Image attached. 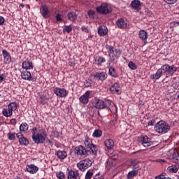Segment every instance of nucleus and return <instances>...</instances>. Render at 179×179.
I'll return each mask as SVG.
<instances>
[{
  "label": "nucleus",
  "mask_w": 179,
  "mask_h": 179,
  "mask_svg": "<svg viewBox=\"0 0 179 179\" xmlns=\"http://www.w3.org/2000/svg\"><path fill=\"white\" fill-rule=\"evenodd\" d=\"M45 138H47V132L43 129L37 130V127L32 129V139L35 143L40 145V143H44L45 142Z\"/></svg>",
  "instance_id": "f257e3e1"
},
{
  "label": "nucleus",
  "mask_w": 179,
  "mask_h": 179,
  "mask_svg": "<svg viewBox=\"0 0 179 179\" xmlns=\"http://www.w3.org/2000/svg\"><path fill=\"white\" fill-rule=\"evenodd\" d=\"M170 124L163 120L158 122L154 127L155 132L160 134L161 135L167 134V132L170 131Z\"/></svg>",
  "instance_id": "f03ea898"
},
{
  "label": "nucleus",
  "mask_w": 179,
  "mask_h": 179,
  "mask_svg": "<svg viewBox=\"0 0 179 179\" xmlns=\"http://www.w3.org/2000/svg\"><path fill=\"white\" fill-rule=\"evenodd\" d=\"M93 106L95 108L103 110V108H106V107H111L114 106V103H113V102L110 100H108L106 103L103 100L95 99L93 102Z\"/></svg>",
  "instance_id": "7ed1b4c3"
},
{
  "label": "nucleus",
  "mask_w": 179,
  "mask_h": 179,
  "mask_svg": "<svg viewBox=\"0 0 179 179\" xmlns=\"http://www.w3.org/2000/svg\"><path fill=\"white\" fill-rule=\"evenodd\" d=\"M85 145L87 148V155H97V146L92 143V141L89 138V137H86L85 141Z\"/></svg>",
  "instance_id": "20e7f679"
},
{
  "label": "nucleus",
  "mask_w": 179,
  "mask_h": 179,
  "mask_svg": "<svg viewBox=\"0 0 179 179\" xmlns=\"http://www.w3.org/2000/svg\"><path fill=\"white\" fill-rule=\"evenodd\" d=\"M17 110V104L15 102H11L8 104V108L3 109L2 114L4 117H12L13 111Z\"/></svg>",
  "instance_id": "39448f33"
},
{
  "label": "nucleus",
  "mask_w": 179,
  "mask_h": 179,
  "mask_svg": "<svg viewBox=\"0 0 179 179\" xmlns=\"http://www.w3.org/2000/svg\"><path fill=\"white\" fill-rule=\"evenodd\" d=\"M96 10L98 13H101V15H108V13H111L113 9L108 3H102L99 6L96 8Z\"/></svg>",
  "instance_id": "423d86ee"
},
{
  "label": "nucleus",
  "mask_w": 179,
  "mask_h": 179,
  "mask_svg": "<svg viewBox=\"0 0 179 179\" xmlns=\"http://www.w3.org/2000/svg\"><path fill=\"white\" fill-rule=\"evenodd\" d=\"M138 141L139 143H141L144 148H149V146H152L153 145V143L150 141V138L145 134H142L138 138Z\"/></svg>",
  "instance_id": "0eeeda50"
},
{
  "label": "nucleus",
  "mask_w": 179,
  "mask_h": 179,
  "mask_svg": "<svg viewBox=\"0 0 179 179\" xmlns=\"http://www.w3.org/2000/svg\"><path fill=\"white\" fill-rule=\"evenodd\" d=\"M106 48L108 50L109 57H112V59L113 61L115 59V57H120L121 54V51L120 50L115 49V48L111 45H106Z\"/></svg>",
  "instance_id": "6e6552de"
},
{
  "label": "nucleus",
  "mask_w": 179,
  "mask_h": 179,
  "mask_svg": "<svg viewBox=\"0 0 179 179\" xmlns=\"http://www.w3.org/2000/svg\"><path fill=\"white\" fill-rule=\"evenodd\" d=\"M90 166H92V161L90 159H85L77 164V166L80 171L87 170Z\"/></svg>",
  "instance_id": "1a4fd4ad"
},
{
  "label": "nucleus",
  "mask_w": 179,
  "mask_h": 179,
  "mask_svg": "<svg viewBox=\"0 0 179 179\" xmlns=\"http://www.w3.org/2000/svg\"><path fill=\"white\" fill-rule=\"evenodd\" d=\"M162 69L164 71V73H168V75L173 76L174 73L177 72L178 68L174 65L170 66L169 64H164L162 66Z\"/></svg>",
  "instance_id": "9d476101"
},
{
  "label": "nucleus",
  "mask_w": 179,
  "mask_h": 179,
  "mask_svg": "<svg viewBox=\"0 0 179 179\" xmlns=\"http://www.w3.org/2000/svg\"><path fill=\"white\" fill-rule=\"evenodd\" d=\"M74 154L77 156H87V151L83 145H78L74 148Z\"/></svg>",
  "instance_id": "9b49d317"
},
{
  "label": "nucleus",
  "mask_w": 179,
  "mask_h": 179,
  "mask_svg": "<svg viewBox=\"0 0 179 179\" xmlns=\"http://www.w3.org/2000/svg\"><path fill=\"white\" fill-rule=\"evenodd\" d=\"M130 166H133V171L136 173L137 174L139 173V171L141 170V166H139V160L131 159L129 160Z\"/></svg>",
  "instance_id": "f8f14e48"
},
{
  "label": "nucleus",
  "mask_w": 179,
  "mask_h": 179,
  "mask_svg": "<svg viewBox=\"0 0 179 179\" xmlns=\"http://www.w3.org/2000/svg\"><path fill=\"white\" fill-rule=\"evenodd\" d=\"M54 93L56 96L61 98L66 97V96H68V93H66V90H65V88L56 87L54 90Z\"/></svg>",
  "instance_id": "ddd939ff"
},
{
  "label": "nucleus",
  "mask_w": 179,
  "mask_h": 179,
  "mask_svg": "<svg viewBox=\"0 0 179 179\" xmlns=\"http://www.w3.org/2000/svg\"><path fill=\"white\" fill-rule=\"evenodd\" d=\"M68 179H80V174L79 173V171H73L70 170L67 174Z\"/></svg>",
  "instance_id": "4468645a"
},
{
  "label": "nucleus",
  "mask_w": 179,
  "mask_h": 179,
  "mask_svg": "<svg viewBox=\"0 0 179 179\" xmlns=\"http://www.w3.org/2000/svg\"><path fill=\"white\" fill-rule=\"evenodd\" d=\"M41 14L45 19H48V17H50V16H51V14L50 13V10H48V7H47V6H42L41 7Z\"/></svg>",
  "instance_id": "2eb2a0df"
},
{
  "label": "nucleus",
  "mask_w": 179,
  "mask_h": 179,
  "mask_svg": "<svg viewBox=\"0 0 179 179\" xmlns=\"http://www.w3.org/2000/svg\"><path fill=\"white\" fill-rule=\"evenodd\" d=\"M107 73L106 72H97L94 76V78L95 79H97V80H101L103 82V80H106L108 78Z\"/></svg>",
  "instance_id": "dca6fc26"
},
{
  "label": "nucleus",
  "mask_w": 179,
  "mask_h": 179,
  "mask_svg": "<svg viewBox=\"0 0 179 179\" xmlns=\"http://www.w3.org/2000/svg\"><path fill=\"white\" fill-rule=\"evenodd\" d=\"M163 73H164V71L163 70V66H162V68L159 69L157 71L156 73L150 76V79H155L156 80H157L158 79H160L162 78Z\"/></svg>",
  "instance_id": "f3484780"
},
{
  "label": "nucleus",
  "mask_w": 179,
  "mask_h": 179,
  "mask_svg": "<svg viewBox=\"0 0 179 179\" xmlns=\"http://www.w3.org/2000/svg\"><path fill=\"white\" fill-rule=\"evenodd\" d=\"M138 36H139V38L142 40V41H143L145 44H146L148 41V37H149L148 32H146V31L143 29H141L138 32Z\"/></svg>",
  "instance_id": "a211bd4d"
},
{
  "label": "nucleus",
  "mask_w": 179,
  "mask_h": 179,
  "mask_svg": "<svg viewBox=\"0 0 179 179\" xmlns=\"http://www.w3.org/2000/svg\"><path fill=\"white\" fill-rule=\"evenodd\" d=\"M89 96H90V91H87L85 94L80 97V102L83 104H87L89 103Z\"/></svg>",
  "instance_id": "6ab92c4d"
},
{
  "label": "nucleus",
  "mask_w": 179,
  "mask_h": 179,
  "mask_svg": "<svg viewBox=\"0 0 179 179\" xmlns=\"http://www.w3.org/2000/svg\"><path fill=\"white\" fill-rule=\"evenodd\" d=\"M27 171L30 174H36L38 171V167L34 164L27 165Z\"/></svg>",
  "instance_id": "aec40b11"
},
{
  "label": "nucleus",
  "mask_w": 179,
  "mask_h": 179,
  "mask_svg": "<svg viewBox=\"0 0 179 179\" xmlns=\"http://www.w3.org/2000/svg\"><path fill=\"white\" fill-rule=\"evenodd\" d=\"M21 77L22 78V79H24V80H34L33 77H31V73H30V71H23L21 73Z\"/></svg>",
  "instance_id": "412c9836"
},
{
  "label": "nucleus",
  "mask_w": 179,
  "mask_h": 179,
  "mask_svg": "<svg viewBox=\"0 0 179 179\" xmlns=\"http://www.w3.org/2000/svg\"><path fill=\"white\" fill-rule=\"evenodd\" d=\"M120 83H115L110 87V92L113 93V94H115V93L119 94L120 93Z\"/></svg>",
  "instance_id": "4be33fe9"
},
{
  "label": "nucleus",
  "mask_w": 179,
  "mask_h": 179,
  "mask_svg": "<svg viewBox=\"0 0 179 179\" xmlns=\"http://www.w3.org/2000/svg\"><path fill=\"white\" fill-rule=\"evenodd\" d=\"M104 145L108 150H113L114 149V141L113 139H108L104 141Z\"/></svg>",
  "instance_id": "5701e85b"
},
{
  "label": "nucleus",
  "mask_w": 179,
  "mask_h": 179,
  "mask_svg": "<svg viewBox=\"0 0 179 179\" xmlns=\"http://www.w3.org/2000/svg\"><path fill=\"white\" fill-rule=\"evenodd\" d=\"M116 24L120 29H126L127 24V22H125V20L122 18H120L116 21Z\"/></svg>",
  "instance_id": "b1692460"
},
{
  "label": "nucleus",
  "mask_w": 179,
  "mask_h": 179,
  "mask_svg": "<svg viewBox=\"0 0 179 179\" xmlns=\"http://www.w3.org/2000/svg\"><path fill=\"white\" fill-rule=\"evenodd\" d=\"M171 157L174 163H178L179 162V149L173 150Z\"/></svg>",
  "instance_id": "393cba45"
},
{
  "label": "nucleus",
  "mask_w": 179,
  "mask_h": 179,
  "mask_svg": "<svg viewBox=\"0 0 179 179\" xmlns=\"http://www.w3.org/2000/svg\"><path fill=\"white\" fill-rule=\"evenodd\" d=\"M130 5L131 8H133V9H135L136 10H141V1L139 0L132 1Z\"/></svg>",
  "instance_id": "a878e982"
},
{
  "label": "nucleus",
  "mask_w": 179,
  "mask_h": 179,
  "mask_svg": "<svg viewBox=\"0 0 179 179\" xmlns=\"http://www.w3.org/2000/svg\"><path fill=\"white\" fill-rule=\"evenodd\" d=\"M67 18L70 22H75L78 19V15L73 11H71L67 14Z\"/></svg>",
  "instance_id": "bb28decb"
},
{
  "label": "nucleus",
  "mask_w": 179,
  "mask_h": 179,
  "mask_svg": "<svg viewBox=\"0 0 179 179\" xmlns=\"http://www.w3.org/2000/svg\"><path fill=\"white\" fill-rule=\"evenodd\" d=\"M2 55H3L4 59L6 60V62H8V64H9L10 62H12V57L10 56V54H9V52H8V51L6 50H2Z\"/></svg>",
  "instance_id": "cd10ccee"
},
{
  "label": "nucleus",
  "mask_w": 179,
  "mask_h": 179,
  "mask_svg": "<svg viewBox=\"0 0 179 179\" xmlns=\"http://www.w3.org/2000/svg\"><path fill=\"white\" fill-rule=\"evenodd\" d=\"M56 156H57V157H58V159H59V160H64V159L66 158V156H68V154L65 151L58 150L56 152Z\"/></svg>",
  "instance_id": "c85d7f7f"
},
{
  "label": "nucleus",
  "mask_w": 179,
  "mask_h": 179,
  "mask_svg": "<svg viewBox=\"0 0 179 179\" xmlns=\"http://www.w3.org/2000/svg\"><path fill=\"white\" fill-rule=\"evenodd\" d=\"M22 66L23 69H26L27 71V69H33V68H34L33 62H31L30 61L24 62L22 64Z\"/></svg>",
  "instance_id": "c756f323"
},
{
  "label": "nucleus",
  "mask_w": 179,
  "mask_h": 179,
  "mask_svg": "<svg viewBox=\"0 0 179 179\" xmlns=\"http://www.w3.org/2000/svg\"><path fill=\"white\" fill-rule=\"evenodd\" d=\"M108 33V29L105 26L99 27L98 29V34L99 36H106Z\"/></svg>",
  "instance_id": "7c9ffc66"
},
{
  "label": "nucleus",
  "mask_w": 179,
  "mask_h": 179,
  "mask_svg": "<svg viewBox=\"0 0 179 179\" xmlns=\"http://www.w3.org/2000/svg\"><path fill=\"white\" fill-rule=\"evenodd\" d=\"M108 73L112 78H118V73H117V71L113 66L108 68Z\"/></svg>",
  "instance_id": "2f4dec72"
},
{
  "label": "nucleus",
  "mask_w": 179,
  "mask_h": 179,
  "mask_svg": "<svg viewBox=\"0 0 179 179\" xmlns=\"http://www.w3.org/2000/svg\"><path fill=\"white\" fill-rule=\"evenodd\" d=\"M95 62L96 65H101V64H104L106 62V59L101 56H97L95 57Z\"/></svg>",
  "instance_id": "473e14b6"
},
{
  "label": "nucleus",
  "mask_w": 179,
  "mask_h": 179,
  "mask_svg": "<svg viewBox=\"0 0 179 179\" xmlns=\"http://www.w3.org/2000/svg\"><path fill=\"white\" fill-rule=\"evenodd\" d=\"M28 130H29V124H27V123L24 122L20 124V132H27Z\"/></svg>",
  "instance_id": "72a5a7b5"
},
{
  "label": "nucleus",
  "mask_w": 179,
  "mask_h": 179,
  "mask_svg": "<svg viewBox=\"0 0 179 179\" xmlns=\"http://www.w3.org/2000/svg\"><path fill=\"white\" fill-rule=\"evenodd\" d=\"M19 143L22 146H27L29 145V139L26 137H21L19 139Z\"/></svg>",
  "instance_id": "f704fd0d"
},
{
  "label": "nucleus",
  "mask_w": 179,
  "mask_h": 179,
  "mask_svg": "<svg viewBox=\"0 0 179 179\" xmlns=\"http://www.w3.org/2000/svg\"><path fill=\"white\" fill-rule=\"evenodd\" d=\"M101 135H103V131H101V130L95 129L92 134V136H93V138H100V136H101Z\"/></svg>",
  "instance_id": "c9c22d12"
},
{
  "label": "nucleus",
  "mask_w": 179,
  "mask_h": 179,
  "mask_svg": "<svg viewBox=\"0 0 179 179\" xmlns=\"http://www.w3.org/2000/svg\"><path fill=\"white\" fill-rule=\"evenodd\" d=\"M40 103L41 104H47L48 103V97L44 95H41Z\"/></svg>",
  "instance_id": "e433bc0d"
},
{
  "label": "nucleus",
  "mask_w": 179,
  "mask_h": 179,
  "mask_svg": "<svg viewBox=\"0 0 179 179\" xmlns=\"http://www.w3.org/2000/svg\"><path fill=\"white\" fill-rule=\"evenodd\" d=\"M94 173V171L92 169H90L87 171V173L85 174V179H92L93 177V174Z\"/></svg>",
  "instance_id": "4c0bfd02"
},
{
  "label": "nucleus",
  "mask_w": 179,
  "mask_h": 179,
  "mask_svg": "<svg viewBox=\"0 0 179 179\" xmlns=\"http://www.w3.org/2000/svg\"><path fill=\"white\" fill-rule=\"evenodd\" d=\"M72 31V25H65L63 29V33H71Z\"/></svg>",
  "instance_id": "58836bf2"
},
{
  "label": "nucleus",
  "mask_w": 179,
  "mask_h": 179,
  "mask_svg": "<svg viewBox=\"0 0 179 179\" xmlns=\"http://www.w3.org/2000/svg\"><path fill=\"white\" fill-rule=\"evenodd\" d=\"M7 136L9 141H15L16 139V134L12 133L10 131L8 133Z\"/></svg>",
  "instance_id": "ea45409f"
},
{
  "label": "nucleus",
  "mask_w": 179,
  "mask_h": 179,
  "mask_svg": "<svg viewBox=\"0 0 179 179\" xmlns=\"http://www.w3.org/2000/svg\"><path fill=\"white\" fill-rule=\"evenodd\" d=\"M138 176V173L136 172H134V171H131L127 174V179H133L134 177Z\"/></svg>",
  "instance_id": "a19ab883"
},
{
  "label": "nucleus",
  "mask_w": 179,
  "mask_h": 179,
  "mask_svg": "<svg viewBox=\"0 0 179 179\" xmlns=\"http://www.w3.org/2000/svg\"><path fill=\"white\" fill-rule=\"evenodd\" d=\"M129 68L130 69H132L133 71H135V69H138V66L134 62H129L128 64Z\"/></svg>",
  "instance_id": "79ce46f5"
},
{
  "label": "nucleus",
  "mask_w": 179,
  "mask_h": 179,
  "mask_svg": "<svg viewBox=\"0 0 179 179\" xmlns=\"http://www.w3.org/2000/svg\"><path fill=\"white\" fill-rule=\"evenodd\" d=\"M87 15H88L89 17H90V19H94L96 17H95L96 16V12L94 11V10H89L87 12Z\"/></svg>",
  "instance_id": "37998d69"
},
{
  "label": "nucleus",
  "mask_w": 179,
  "mask_h": 179,
  "mask_svg": "<svg viewBox=\"0 0 179 179\" xmlns=\"http://www.w3.org/2000/svg\"><path fill=\"white\" fill-rule=\"evenodd\" d=\"M168 170H169L171 173H177V171H178V169L176 166H169L168 167Z\"/></svg>",
  "instance_id": "c03bdc74"
},
{
  "label": "nucleus",
  "mask_w": 179,
  "mask_h": 179,
  "mask_svg": "<svg viewBox=\"0 0 179 179\" xmlns=\"http://www.w3.org/2000/svg\"><path fill=\"white\" fill-rule=\"evenodd\" d=\"M62 15L57 13L55 15V19L57 22H59L60 23H62L64 22V20L62 19Z\"/></svg>",
  "instance_id": "a18cd8bd"
},
{
  "label": "nucleus",
  "mask_w": 179,
  "mask_h": 179,
  "mask_svg": "<svg viewBox=\"0 0 179 179\" xmlns=\"http://www.w3.org/2000/svg\"><path fill=\"white\" fill-rule=\"evenodd\" d=\"M56 176L59 179H65V173L62 171L57 172Z\"/></svg>",
  "instance_id": "49530a36"
},
{
  "label": "nucleus",
  "mask_w": 179,
  "mask_h": 179,
  "mask_svg": "<svg viewBox=\"0 0 179 179\" xmlns=\"http://www.w3.org/2000/svg\"><path fill=\"white\" fill-rule=\"evenodd\" d=\"M16 136L18 139H20V138H23V131H20L17 134H16Z\"/></svg>",
  "instance_id": "de8ad7c7"
},
{
  "label": "nucleus",
  "mask_w": 179,
  "mask_h": 179,
  "mask_svg": "<svg viewBox=\"0 0 179 179\" xmlns=\"http://www.w3.org/2000/svg\"><path fill=\"white\" fill-rule=\"evenodd\" d=\"M5 23V18L3 17L0 16V26H2Z\"/></svg>",
  "instance_id": "09e8293b"
},
{
  "label": "nucleus",
  "mask_w": 179,
  "mask_h": 179,
  "mask_svg": "<svg viewBox=\"0 0 179 179\" xmlns=\"http://www.w3.org/2000/svg\"><path fill=\"white\" fill-rule=\"evenodd\" d=\"M82 31H84V33H89V29L86 27H82Z\"/></svg>",
  "instance_id": "8fccbe9b"
},
{
  "label": "nucleus",
  "mask_w": 179,
  "mask_h": 179,
  "mask_svg": "<svg viewBox=\"0 0 179 179\" xmlns=\"http://www.w3.org/2000/svg\"><path fill=\"white\" fill-rule=\"evenodd\" d=\"M10 123L11 124V125H16V119H11L10 120Z\"/></svg>",
  "instance_id": "3c124183"
},
{
  "label": "nucleus",
  "mask_w": 179,
  "mask_h": 179,
  "mask_svg": "<svg viewBox=\"0 0 179 179\" xmlns=\"http://www.w3.org/2000/svg\"><path fill=\"white\" fill-rule=\"evenodd\" d=\"M155 120H152L148 122V125L153 126V125H155Z\"/></svg>",
  "instance_id": "603ef678"
},
{
  "label": "nucleus",
  "mask_w": 179,
  "mask_h": 179,
  "mask_svg": "<svg viewBox=\"0 0 179 179\" xmlns=\"http://www.w3.org/2000/svg\"><path fill=\"white\" fill-rule=\"evenodd\" d=\"M3 82V74L0 75V83Z\"/></svg>",
  "instance_id": "864d4df0"
},
{
  "label": "nucleus",
  "mask_w": 179,
  "mask_h": 179,
  "mask_svg": "<svg viewBox=\"0 0 179 179\" xmlns=\"http://www.w3.org/2000/svg\"><path fill=\"white\" fill-rule=\"evenodd\" d=\"M157 162L159 163H166V161L164 159H158Z\"/></svg>",
  "instance_id": "5fc2aeb1"
},
{
  "label": "nucleus",
  "mask_w": 179,
  "mask_h": 179,
  "mask_svg": "<svg viewBox=\"0 0 179 179\" xmlns=\"http://www.w3.org/2000/svg\"><path fill=\"white\" fill-rule=\"evenodd\" d=\"M98 176H100V173H97V174L95 176V178H94V179H104V178H97Z\"/></svg>",
  "instance_id": "6e6d98bb"
},
{
  "label": "nucleus",
  "mask_w": 179,
  "mask_h": 179,
  "mask_svg": "<svg viewBox=\"0 0 179 179\" xmlns=\"http://www.w3.org/2000/svg\"><path fill=\"white\" fill-rule=\"evenodd\" d=\"M164 178L162 177V176H156L155 179H163Z\"/></svg>",
  "instance_id": "4d7b16f0"
},
{
  "label": "nucleus",
  "mask_w": 179,
  "mask_h": 179,
  "mask_svg": "<svg viewBox=\"0 0 179 179\" xmlns=\"http://www.w3.org/2000/svg\"><path fill=\"white\" fill-rule=\"evenodd\" d=\"M175 24H177L178 26H179V22H175Z\"/></svg>",
  "instance_id": "13d9d810"
},
{
  "label": "nucleus",
  "mask_w": 179,
  "mask_h": 179,
  "mask_svg": "<svg viewBox=\"0 0 179 179\" xmlns=\"http://www.w3.org/2000/svg\"><path fill=\"white\" fill-rule=\"evenodd\" d=\"M20 7L24 8V6H23V4H20Z\"/></svg>",
  "instance_id": "bf43d9fd"
},
{
  "label": "nucleus",
  "mask_w": 179,
  "mask_h": 179,
  "mask_svg": "<svg viewBox=\"0 0 179 179\" xmlns=\"http://www.w3.org/2000/svg\"><path fill=\"white\" fill-rule=\"evenodd\" d=\"M178 179H179V175L178 176Z\"/></svg>",
  "instance_id": "052dcab7"
}]
</instances>
